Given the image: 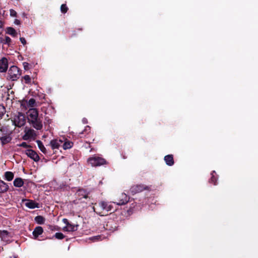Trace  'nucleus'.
I'll return each mask as SVG.
<instances>
[{
	"label": "nucleus",
	"mask_w": 258,
	"mask_h": 258,
	"mask_svg": "<svg viewBox=\"0 0 258 258\" xmlns=\"http://www.w3.org/2000/svg\"><path fill=\"white\" fill-rule=\"evenodd\" d=\"M18 146H19V147H21L25 148H27L31 147V146L28 145L27 144V143H26V142H22V143L18 145Z\"/></svg>",
	"instance_id": "32"
},
{
	"label": "nucleus",
	"mask_w": 258,
	"mask_h": 258,
	"mask_svg": "<svg viewBox=\"0 0 258 258\" xmlns=\"http://www.w3.org/2000/svg\"><path fill=\"white\" fill-rule=\"evenodd\" d=\"M28 122L37 130H41L42 128V121L39 116L38 111L36 108H32L27 112Z\"/></svg>",
	"instance_id": "1"
},
{
	"label": "nucleus",
	"mask_w": 258,
	"mask_h": 258,
	"mask_svg": "<svg viewBox=\"0 0 258 258\" xmlns=\"http://www.w3.org/2000/svg\"><path fill=\"white\" fill-rule=\"evenodd\" d=\"M3 22L2 20H0V34L3 31Z\"/></svg>",
	"instance_id": "40"
},
{
	"label": "nucleus",
	"mask_w": 258,
	"mask_h": 258,
	"mask_svg": "<svg viewBox=\"0 0 258 258\" xmlns=\"http://www.w3.org/2000/svg\"><path fill=\"white\" fill-rule=\"evenodd\" d=\"M94 211L100 216L107 215L108 212L114 211L112 205L107 202L100 201L95 204L93 207Z\"/></svg>",
	"instance_id": "2"
},
{
	"label": "nucleus",
	"mask_w": 258,
	"mask_h": 258,
	"mask_svg": "<svg viewBox=\"0 0 258 258\" xmlns=\"http://www.w3.org/2000/svg\"><path fill=\"white\" fill-rule=\"evenodd\" d=\"M49 229L51 231L57 230L58 229L55 226L49 225Z\"/></svg>",
	"instance_id": "37"
},
{
	"label": "nucleus",
	"mask_w": 258,
	"mask_h": 258,
	"mask_svg": "<svg viewBox=\"0 0 258 258\" xmlns=\"http://www.w3.org/2000/svg\"><path fill=\"white\" fill-rule=\"evenodd\" d=\"M45 218L42 216H37L35 217V221L38 224H43L45 222Z\"/></svg>",
	"instance_id": "24"
},
{
	"label": "nucleus",
	"mask_w": 258,
	"mask_h": 258,
	"mask_svg": "<svg viewBox=\"0 0 258 258\" xmlns=\"http://www.w3.org/2000/svg\"><path fill=\"white\" fill-rule=\"evenodd\" d=\"M4 175L5 179L9 181L12 180L14 177V173L11 171L6 172Z\"/></svg>",
	"instance_id": "23"
},
{
	"label": "nucleus",
	"mask_w": 258,
	"mask_h": 258,
	"mask_svg": "<svg viewBox=\"0 0 258 258\" xmlns=\"http://www.w3.org/2000/svg\"><path fill=\"white\" fill-rule=\"evenodd\" d=\"M43 232V229L41 226H37L35 227L34 231H33V235L34 237V239H37V237Z\"/></svg>",
	"instance_id": "16"
},
{
	"label": "nucleus",
	"mask_w": 258,
	"mask_h": 258,
	"mask_svg": "<svg viewBox=\"0 0 258 258\" xmlns=\"http://www.w3.org/2000/svg\"><path fill=\"white\" fill-rule=\"evenodd\" d=\"M22 79H23L25 81V83L26 84H30L31 82V78L29 75H25L22 77Z\"/></svg>",
	"instance_id": "28"
},
{
	"label": "nucleus",
	"mask_w": 258,
	"mask_h": 258,
	"mask_svg": "<svg viewBox=\"0 0 258 258\" xmlns=\"http://www.w3.org/2000/svg\"><path fill=\"white\" fill-rule=\"evenodd\" d=\"M10 258H17L16 256H10Z\"/></svg>",
	"instance_id": "44"
},
{
	"label": "nucleus",
	"mask_w": 258,
	"mask_h": 258,
	"mask_svg": "<svg viewBox=\"0 0 258 258\" xmlns=\"http://www.w3.org/2000/svg\"><path fill=\"white\" fill-rule=\"evenodd\" d=\"M21 70L17 66H11L8 73L7 79L12 81H17L21 76Z\"/></svg>",
	"instance_id": "5"
},
{
	"label": "nucleus",
	"mask_w": 258,
	"mask_h": 258,
	"mask_svg": "<svg viewBox=\"0 0 258 258\" xmlns=\"http://www.w3.org/2000/svg\"><path fill=\"white\" fill-rule=\"evenodd\" d=\"M14 23L15 24L18 25H20V24H21L20 21L18 19H15Z\"/></svg>",
	"instance_id": "41"
},
{
	"label": "nucleus",
	"mask_w": 258,
	"mask_h": 258,
	"mask_svg": "<svg viewBox=\"0 0 258 258\" xmlns=\"http://www.w3.org/2000/svg\"><path fill=\"white\" fill-rule=\"evenodd\" d=\"M103 227L105 230L111 232L117 230L118 227L117 217L114 214H110L109 217L106 219Z\"/></svg>",
	"instance_id": "3"
},
{
	"label": "nucleus",
	"mask_w": 258,
	"mask_h": 258,
	"mask_svg": "<svg viewBox=\"0 0 258 258\" xmlns=\"http://www.w3.org/2000/svg\"><path fill=\"white\" fill-rule=\"evenodd\" d=\"M85 147L86 148H90L91 146H90V143H86L85 145Z\"/></svg>",
	"instance_id": "42"
},
{
	"label": "nucleus",
	"mask_w": 258,
	"mask_h": 258,
	"mask_svg": "<svg viewBox=\"0 0 258 258\" xmlns=\"http://www.w3.org/2000/svg\"><path fill=\"white\" fill-rule=\"evenodd\" d=\"M26 154L28 157L33 159L35 162H38L40 160L39 155L33 150L28 149L26 150Z\"/></svg>",
	"instance_id": "10"
},
{
	"label": "nucleus",
	"mask_w": 258,
	"mask_h": 258,
	"mask_svg": "<svg viewBox=\"0 0 258 258\" xmlns=\"http://www.w3.org/2000/svg\"><path fill=\"white\" fill-rule=\"evenodd\" d=\"M25 205L27 207L31 209L39 208V204L31 200H27Z\"/></svg>",
	"instance_id": "14"
},
{
	"label": "nucleus",
	"mask_w": 258,
	"mask_h": 258,
	"mask_svg": "<svg viewBox=\"0 0 258 258\" xmlns=\"http://www.w3.org/2000/svg\"><path fill=\"white\" fill-rule=\"evenodd\" d=\"M7 33L13 37H16L17 34L15 29L12 27H8Z\"/></svg>",
	"instance_id": "26"
},
{
	"label": "nucleus",
	"mask_w": 258,
	"mask_h": 258,
	"mask_svg": "<svg viewBox=\"0 0 258 258\" xmlns=\"http://www.w3.org/2000/svg\"><path fill=\"white\" fill-rule=\"evenodd\" d=\"M25 135L23 136L22 139L24 140H28L29 139L34 138L36 136V133L33 129H25Z\"/></svg>",
	"instance_id": "9"
},
{
	"label": "nucleus",
	"mask_w": 258,
	"mask_h": 258,
	"mask_svg": "<svg viewBox=\"0 0 258 258\" xmlns=\"http://www.w3.org/2000/svg\"><path fill=\"white\" fill-rule=\"evenodd\" d=\"M91 239L95 240L96 241H99L101 239V236L100 235L94 236L91 238Z\"/></svg>",
	"instance_id": "35"
},
{
	"label": "nucleus",
	"mask_w": 258,
	"mask_h": 258,
	"mask_svg": "<svg viewBox=\"0 0 258 258\" xmlns=\"http://www.w3.org/2000/svg\"><path fill=\"white\" fill-rule=\"evenodd\" d=\"M78 226V225H74L70 223V225L68 226L64 227L63 230L66 231L74 232L77 230Z\"/></svg>",
	"instance_id": "17"
},
{
	"label": "nucleus",
	"mask_w": 258,
	"mask_h": 258,
	"mask_svg": "<svg viewBox=\"0 0 258 258\" xmlns=\"http://www.w3.org/2000/svg\"><path fill=\"white\" fill-rule=\"evenodd\" d=\"M74 145V143L68 140H66L62 144V146L64 150L69 149L71 148Z\"/></svg>",
	"instance_id": "21"
},
{
	"label": "nucleus",
	"mask_w": 258,
	"mask_h": 258,
	"mask_svg": "<svg viewBox=\"0 0 258 258\" xmlns=\"http://www.w3.org/2000/svg\"><path fill=\"white\" fill-rule=\"evenodd\" d=\"M8 185L4 181L0 179V193H4L8 191Z\"/></svg>",
	"instance_id": "20"
},
{
	"label": "nucleus",
	"mask_w": 258,
	"mask_h": 258,
	"mask_svg": "<svg viewBox=\"0 0 258 258\" xmlns=\"http://www.w3.org/2000/svg\"><path fill=\"white\" fill-rule=\"evenodd\" d=\"M17 13L16 12V11H15L13 9H11L10 10V15H11V16H12V17H17Z\"/></svg>",
	"instance_id": "34"
},
{
	"label": "nucleus",
	"mask_w": 258,
	"mask_h": 258,
	"mask_svg": "<svg viewBox=\"0 0 258 258\" xmlns=\"http://www.w3.org/2000/svg\"><path fill=\"white\" fill-rule=\"evenodd\" d=\"M130 197L124 193H121L117 198V204L118 205H123L128 202Z\"/></svg>",
	"instance_id": "8"
},
{
	"label": "nucleus",
	"mask_w": 258,
	"mask_h": 258,
	"mask_svg": "<svg viewBox=\"0 0 258 258\" xmlns=\"http://www.w3.org/2000/svg\"><path fill=\"white\" fill-rule=\"evenodd\" d=\"M0 237L2 239L6 242L10 240V238L12 237L11 233L7 230H0Z\"/></svg>",
	"instance_id": "13"
},
{
	"label": "nucleus",
	"mask_w": 258,
	"mask_h": 258,
	"mask_svg": "<svg viewBox=\"0 0 258 258\" xmlns=\"http://www.w3.org/2000/svg\"><path fill=\"white\" fill-rule=\"evenodd\" d=\"M14 185L17 187H21L24 185V181L22 178L17 177L13 181Z\"/></svg>",
	"instance_id": "19"
},
{
	"label": "nucleus",
	"mask_w": 258,
	"mask_h": 258,
	"mask_svg": "<svg viewBox=\"0 0 258 258\" xmlns=\"http://www.w3.org/2000/svg\"><path fill=\"white\" fill-rule=\"evenodd\" d=\"M35 100L34 98H31L28 102V105L31 107H33L35 106Z\"/></svg>",
	"instance_id": "31"
},
{
	"label": "nucleus",
	"mask_w": 258,
	"mask_h": 258,
	"mask_svg": "<svg viewBox=\"0 0 258 258\" xmlns=\"http://www.w3.org/2000/svg\"><path fill=\"white\" fill-rule=\"evenodd\" d=\"M133 211V209L132 208H130L128 210H127V212L130 214V213H132Z\"/></svg>",
	"instance_id": "43"
},
{
	"label": "nucleus",
	"mask_w": 258,
	"mask_h": 258,
	"mask_svg": "<svg viewBox=\"0 0 258 258\" xmlns=\"http://www.w3.org/2000/svg\"><path fill=\"white\" fill-rule=\"evenodd\" d=\"M69 9L67 7V6L66 5V4H62L60 6V11H61V12L63 14H65L68 11Z\"/></svg>",
	"instance_id": "29"
},
{
	"label": "nucleus",
	"mask_w": 258,
	"mask_h": 258,
	"mask_svg": "<svg viewBox=\"0 0 258 258\" xmlns=\"http://www.w3.org/2000/svg\"><path fill=\"white\" fill-rule=\"evenodd\" d=\"M36 143L37 144L38 147L40 150L44 154H47V150L43 144V143L40 140H37Z\"/></svg>",
	"instance_id": "22"
},
{
	"label": "nucleus",
	"mask_w": 258,
	"mask_h": 258,
	"mask_svg": "<svg viewBox=\"0 0 258 258\" xmlns=\"http://www.w3.org/2000/svg\"><path fill=\"white\" fill-rule=\"evenodd\" d=\"M20 41L23 45H25L26 44V41L24 37H21L20 38Z\"/></svg>",
	"instance_id": "39"
},
{
	"label": "nucleus",
	"mask_w": 258,
	"mask_h": 258,
	"mask_svg": "<svg viewBox=\"0 0 258 258\" xmlns=\"http://www.w3.org/2000/svg\"><path fill=\"white\" fill-rule=\"evenodd\" d=\"M26 120L25 115L20 112L15 114L12 119L13 124L18 127L23 126L26 123Z\"/></svg>",
	"instance_id": "4"
},
{
	"label": "nucleus",
	"mask_w": 258,
	"mask_h": 258,
	"mask_svg": "<svg viewBox=\"0 0 258 258\" xmlns=\"http://www.w3.org/2000/svg\"><path fill=\"white\" fill-rule=\"evenodd\" d=\"M29 63L28 62H23V67L25 70H28L29 68Z\"/></svg>",
	"instance_id": "36"
},
{
	"label": "nucleus",
	"mask_w": 258,
	"mask_h": 258,
	"mask_svg": "<svg viewBox=\"0 0 258 258\" xmlns=\"http://www.w3.org/2000/svg\"><path fill=\"white\" fill-rule=\"evenodd\" d=\"M11 42V39L8 36H6L5 39L0 37V43H2L3 44H7L9 45Z\"/></svg>",
	"instance_id": "27"
},
{
	"label": "nucleus",
	"mask_w": 258,
	"mask_h": 258,
	"mask_svg": "<svg viewBox=\"0 0 258 258\" xmlns=\"http://www.w3.org/2000/svg\"><path fill=\"white\" fill-rule=\"evenodd\" d=\"M23 16L24 17H25L26 16V14H25V13H23Z\"/></svg>",
	"instance_id": "45"
},
{
	"label": "nucleus",
	"mask_w": 258,
	"mask_h": 258,
	"mask_svg": "<svg viewBox=\"0 0 258 258\" xmlns=\"http://www.w3.org/2000/svg\"><path fill=\"white\" fill-rule=\"evenodd\" d=\"M90 132H91V127L87 125L85 127L84 131L81 133V134H83L84 133L85 134H88V133H90Z\"/></svg>",
	"instance_id": "33"
},
{
	"label": "nucleus",
	"mask_w": 258,
	"mask_h": 258,
	"mask_svg": "<svg viewBox=\"0 0 258 258\" xmlns=\"http://www.w3.org/2000/svg\"><path fill=\"white\" fill-rule=\"evenodd\" d=\"M63 141L60 139H53L50 142V145L52 150L58 149L59 147L62 146Z\"/></svg>",
	"instance_id": "12"
},
{
	"label": "nucleus",
	"mask_w": 258,
	"mask_h": 258,
	"mask_svg": "<svg viewBox=\"0 0 258 258\" xmlns=\"http://www.w3.org/2000/svg\"><path fill=\"white\" fill-rule=\"evenodd\" d=\"M87 161L89 164L94 167L104 165L107 163L105 159L98 156L90 157L88 159Z\"/></svg>",
	"instance_id": "6"
},
{
	"label": "nucleus",
	"mask_w": 258,
	"mask_h": 258,
	"mask_svg": "<svg viewBox=\"0 0 258 258\" xmlns=\"http://www.w3.org/2000/svg\"><path fill=\"white\" fill-rule=\"evenodd\" d=\"M62 222H63V223H64L66 225V226H67L69 225H70V223L69 222V220L67 219H66V218H63L62 219Z\"/></svg>",
	"instance_id": "38"
},
{
	"label": "nucleus",
	"mask_w": 258,
	"mask_h": 258,
	"mask_svg": "<svg viewBox=\"0 0 258 258\" xmlns=\"http://www.w3.org/2000/svg\"><path fill=\"white\" fill-rule=\"evenodd\" d=\"M57 239H62L64 238V235L61 232H57L54 236Z\"/></svg>",
	"instance_id": "30"
},
{
	"label": "nucleus",
	"mask_w": 258,
	"mask_h": 258,
	"mask_svg": "<svg viewBox=\"0 0 258 258\" xmlns=\"http://www.w3.org/2000/svg\"><path fill=\"white\" fill-rule=\"evenodd\" d=\"M215 174H216L215 171H213L211 173V177L209 179V182L216 185L217 182V177L215 176Z\"/></svg>",
	"instance_id": "25"
},
{
	"label": "nucleus",
	"mask_w": 258,
	"mask_h": 258,
	"mask_svg": "<svg viewBox=\"0 0 258 258\" xmlns=\"http://www.w3.org/2000/svg\"><path fill=\"white\" fill-rule=\"evenodd\" d=\"M144 190H150V187L144 184H136L132 186L130 188V191L133 195L140 192Z\"/></svg>",
	"instance_id": "7"
},
{
	"label": "nucleus",
	"mask_w": 258,
	"mask_h": 258,
	"mask_svg": "<svg viewBox=\"0 0 258 258\" xmlns=\"http://www.w3.org/2000/svg\"><path fill=\"white\" fill-rule=\"evenodd\" d=\"M8 68V60L7 58L4 57L0 59V72H6Z\"/></svg>",
	"instance_id": "11"
},
{
	"label": "nucleus",
	"mask_w": 258,
	"mask_h": 258,
	"mask_svg": "<svg viewBox=\"0 0 258 258\" xmlns=\"http://www.w3.org/2000/svg\"><path fill=\"white\" fill-rule=\"evenodd\" d=\"M164 159L166 164L168 166H172L174 163L173 155L170 154L166 155Z\"/></svg>",
	"instance_id": "15"
},
{
	"label": "nucleus",
	"mask_w": 258,
	"mask_h": 258,
	"mask_svg": "<svg viewBox=\"0 0 258 258\" xmlns=\"http://www.w3.org/2000/svg\"><path fill=\"white\" fill-rule=\"evenodd\" d=\"M12 138L10 135L0 138V140L1 141L2 145L3 146L10 143L12 141Z\"/></svg>",
	"instance_id": "18"
}]
</instances>
